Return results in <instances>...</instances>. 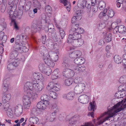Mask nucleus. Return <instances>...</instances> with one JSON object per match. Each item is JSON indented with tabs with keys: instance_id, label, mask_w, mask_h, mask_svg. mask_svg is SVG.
I'll list each match as a JSON object with an SVG mask.
<instances>
[{
	"instance_id": "obj_1",
	"label": "nucleus",
	"mask_w": 126,
	"mask_h": 126,
	"mask_svg": "<svg viewBox=\"0 0 126 126\" xmlns=\"http://www.w3.org/2000/svg\"><path fill=\"white\" fill-rule=\"evenodd\" d=\"M25 91H30L31 93H36L33 91L35 90L37 92L41 91L44 88V85L42 81H39L38 83L36 80L31 82H27L25 84Z\"/></svg>"
},
{
	"instance_id": "obj_2",
	"label": "nucleus",
	"mask_w": 126,
	"mask_h": 126,
	"mask_svg": "<svg viewBox=\"0 0 126 126\" xmlns=\"http://www.w3.org/2000/svg\"><path fill=\"white\" fill-rule=\"evenodd\" d=\"M19 0H9L8 4L10 5L7 10V13L11 21L15 20L18 15L17 12L15 10V7L18 3Z\"/></svg>"
},
{
	"instance_id": "obj_3",
	"label": "nucleus",
	"mask_w": 126,
	"mask_h": 126,
	"mask_svg": "<svg viewBox=\"0 0 126 126\" xmlns=\"http://www.w3.org/2000/svg\"><path fill=\"white\" fill-rule=\"evenodd\" d=\"M24 93L27 94L25 95L23 97V103H31L30 98L32 99H35L38 96V95L36 93H31L30 91H25V86L24 87Z\"/></svg>"
},
{
	"instance_id": "obj_4",
	"label": "nucleus",
	"mask_w": 126,
	"mask_h": 126,
	"mask_svg": "<svg viewBox=\"0 0 126 126\" xmlns=\"http://www.w3.org/2000/svg\"><path fill=\"white\" fill-rule=\"evenodd\" d=\"M51 109L54 111L52 113V115L47 114L45 117V120H46L47 121L52 122L54 120L55 114L58 111L57 104L56 103L53 104L52 106Z\"/></svg>"
},
{
	"instance_id": "obj_5",
	"label": "nucleus",
	"mask_w": 126,
	"mask_h": 126,
	"mask_svg": "<svg viewBox=\"0 0 126 126\" xmlns=\"http://www.w3.org/2000/svg\"><path fill=\"white\" fill-rule=\"evenodd\" d=\"M72 34H70L68 36L67 42L68 43H72L74 40H77L79 38H81V35L76 31H73Z\"/></svg>"
},
{
	"instance_id": "obj_6",
	"label": "nucleus",
	"mask_w": 126,
	"mask_h": 126,
	"mask_svg": "<svg viewBox=\"0 0 126 126\" xmlns=\"http://www.w3.org/2000/svg\"><path fill=\"white\" fill-rule=\"evenodd\" d=\"M85 88V85L84 83H79L75 86L74 89V92L77 94H79L84 91Z\"/></svg>"
},
{
	"instance_id": "obj_7",
	"label": "nucleus",
	"mask_w": 126,
	"mask_h": 126,
	"mask_svg": "<svg viewBox=\"0 0 126 126\" xmlns=\"http://www.w3.org/2000/svg\"><path fill=\"white\" fill-rule=\"evenodd\" d=\"M27 46H26L25 45H16L14 46V49L17 50L20 53L23 52H26L29 50V47L28 44H27Z\"/></svg>"
},
{
	"instance_id": "obj_8",
	"label": "nucleus",
	"mask_w": 126,
	"mask_h": 126,
	"mask_svg": "<svg viewBox=\"0 0 126 126\" xmlns=\"http://www.w3.org/2000/svg\"><path fill=\"white\" fill-rule=\"evenodd\" d=\"M82 18L81 12V10L77 11L75 13V16L73 17L72 19V23H74L76 21H78Z\"/></svg>"
},
{
	"instance_id": "obj_9",
	"label": "nucleus",
	"mask_w": 126,
	"mask_h": 126,
	"mask_svg": "<svg viewBox=\"0 0 126 126\" xmlns=\"http://www.w3.org/2000/svg\"><path fill=\"white\" fill-rule=\"evenodd\" d=\"M14 46L13 47V50L10 53V58L11 59H12V61H15L16 62L18 61V63H19V59L18 58H16L17 57L18 55V50L16 49H14Z\"/></svg>"
},
{
	"instance_id": "obj_10",
	"label": "nucleus",
	"mask_w": 126,
	"mask_h": 126,
	"mask_svg": "<svg viewBox=\"0 0 126 126\" xmlns=\"http://www.w3.org/2000/svg\"><path fill=\"white\" fill-rule=\"evenodd\" d=\"M49 104L47 102L41 101L37 104V107L38 109L44 110L49 107Z\"/></svg>"
},
{
	"instance_id": "obj_11",
	"label": "nucleus",
	"mask_w": 126,
	"mask_h": 126,
	"mask_svg": "<svg viewBox=\"0 0 126 126\" xmlns=\"http://www.w3.org/2000/svg\"><path fill=\"white\" fill-rule=\"evenodd\" d=\"M70 43H71L74 47H80L83 44L84 41L81 38H80L77 40H74V41Z\"/></svg>"
},
{
	"instance_id": "obj_12",
	"label": "nucleus",
	"mask_w": 126,
	"mask_h": 126,
	"mask_svg": "<svg viewBox=\"0 0 126 126\" xmlns=\"http://www.w3.org/2000/svg\"><path fill=\"white\" fill-rule=\"evenodd\" d=\"M79 101L81 103L83 104L87 103L89 101L88 96L86 94H83L80 95L78 98Z\"/></svg>"
},
{
	"instance_id": "obj_13",
	"label": "nucleus",
	"mask_w": 126,
	"mask_h": 126,
	"mask_svg": "<svg viewBox=\"0 0 126 126\" xmlns=\"http://www.w3.org/2000/svg\"><path fill=\"white\" fill-rule=\"evenodd\" d=\"M59 55V52L57 51L55 52L51 51L50 52L49 56V57L54 62H56L58 60Z\"/></svg>"
},
{
	"instance_id": "obj_14",
	"label": "nucleus",
	"mask_w": 126,
	"mask_h": 126,
	"mask_svg": "<svg viewBox=\"0 0 126 126\" xmlns=\"http://www.w3.org/2000/svg\"><path fill=\"white\" fill-rule=\"evenodd\" d=\"M59 85L55 83L52 82H50L49 83L47 88L48 90L53 89L55 91H58L59 90Z\"/></svg>"
},
{
	"instance_id": "obj_15",
	"label": "nucleus",
	"mask_w": 126,
	"mask_h": 126,
	"mask_svg": "<svg viewBox=\"0 0 126 126\" xmlns=\"http://www.w3.org/2000/svg\"><path fill=\"white\" fill-rule=\"evenodd\" d=\"M49 56L43 57V59L46 65H47L48 66L50 67H53L55 65V63L52 61L48 58Z\"/></svg>"
},
{
	"instance_id": "obj_16",
	"label": "nucleus",
	"mask_w": 126,
	"mask_h": 126,
	"mask_svg": "<svg viewBox=\"0 0 126 126\" xmlns=\"http://www.w3.org/2000/svg\"><path fill=\"white\" fill-rule=\"evenodd\" d=\"M39 52L40 54L43 57L49 56L48 51L47 49L44 46L41 47L39 49Z\"/></svg>"
},
{
	"instance_id": "obj_17",
	"label": "nucleus",
	"mask_w": 126,
	"mask_h": 126,
	"mask_svg": "<svg viewBox=\"0 0 126 126\" xmlns=\"http://www.w3.org/2000/svg\"><path fill=\"white\" fill-rule=\"evenodd\" d=\"M4 109L7 111L8 116H10L13 115V111L12 110L9 108L10 104L9 103L7 104L4 103Z\"/></svg>"
},
{
	"instance_id": "obj_18",
	"label": "nucleus",
	"mask_w": 126,
	"mask_h": 126,
	"mask_svg": "<svg viewBox=\"0 0 126 126\" xmlns=\"http://www.w3.org/2000/svg\"><path fill=\"white\" fill-rule=\"evenodd\" d=\"M85 69V66H82L81 65H79L74 66L73 70L75 72L79 73L84 71Z\"/></svg>"
},
{
	"instance_id": "obj_19",
	"label": "nucleus",
	"mask_w": 126,
	"mask_h": 126,
	"mask_svg": "<svg viewBox=\"0 0 126 126\" xmlns=\"http://www.w3.org/2000/svg\"><path fill=\"white\" fill-rule=\"evenodd\" d=\"M82 53L80 51L76 50L70 53L69 54V57L71 58H75L77 57L81 56Z\"/></svg>"
},
{
	"instance_id": "obj_20",
	"label": "nucleus",
	"mask_w": 126,
	"mask_h": 126,
	"mask_svg": "<svg viewBox=\"0 0 126 126\" xmlns=\"http://www.w3.org/2000/svg\"><path fill=\"white\" fill-rule=\"evenodd\" d=\"M23 111V108L22 105L18 104L16 106L15 109V114H17V115H20L22 112Z\"/></svg>"
},
{
	"instance_id": "obj_21",
	"label": "nucleus",
	"mask_w": 126,
	"mask_h": 126,
	"mask_svg": "<svg viewBox=\"0 0 126 126\" xmlns=\"http://www.w3.org/2000/svg\"><path fill=\"white\" fill-rule=\"evenodd\" d=\"M33 78L35 80H40V81H43L44 80V78L41 74L37 73H34L32 74Z\"/></svg>"
},
{
	"instance_id": "obj_22",
	"label": "nucleus",
	"mask_w": 126,
	"mask_h": 126,
	"mask_svg": "<svg viewBox=\"0 0 126 126\" xmlns=\"http://www.w3.org/2000/svg\"><path fill=\"white\" fill-rule=\"evenodd\" d=\"M79 24H76L74 26V27L72 29V30L73 31H76L78 33L81 34L84 32V30L82 28H79Z\"/></svg>"
},
{
	"instance_id": "obj_23",
	"label": "nucleus",
	"mask_w": 126,
	"mask_h": 126,
	"mask_svg": "<svg viewBox=\"0 0 126 126\" xmlns=\"http://www.w3.org/2000/svg\"><path fill=\"white\" fill-rule=\"evenodd\" d=\"M19 63L18 61L16 62L12 61L11 63H10L8 65L7 69L10 70H12L13 69L14 66H17Z\"/></svg>"
},
{
	"instance_id": "obj_24",
	"label": "nucleus",
	"mask_w": 126,
	"mask_h": 126,
	"mask_svg": "<svg viewBox=\"0 0 126 126\" xmlns=\"http://www.w3.org/2000/svg\"><path fill=\"white\" fill-rule=\"evenodd\" d=\"M115 96L117 98H121L123 99V97L126 96V91H119L115 93Z\"/></svg>"
},
{
	"instance_id": "obj_25",
	"label": "nucleus",
	"mask_w": 126,
	"mask_h": 126,
	"mask_svg": "<svg viewBox=\"0 0 126 126\" xmlns=\"http://www.w3.org/2000/svg\"><path fill=\"white\" fill-rule=\"evenodd\" d=\"M74 96V94L73 92H71L67 94H63V97L64 99L66 98L67 100H72L73 99Z\"/></svg>"
},
{
	"instance_id": "obj_26",
	"label": "nucleus",
	"mask_w": 126,
	"mask_h": 126,
	"mask_svg": "<svg viewBox=\"0 0 126 126\" xmlns=\"http://www.w3.org/2000/svg\"><path fill=\"white\" fill-rule=\"evenodd\" d=\"M29 121L32 126L36 124L39 121L38 118L35 116L32 117L29 119Z\"/></svg>"
},
{
	"instance_id": "obj_27",
	"label": "nucleus",
	"mask_w": 126,
	"mask_h": 126,
	"mask_svg": "<svg viewBox=\"0 0 126 126\" xmlns=\"http://www.w3.org/2000/svg\"><path fill=\"white\" fill-rule=\"evenodd\" d=\"M87 8L91 6L97 5V1L96 0H87Z\"/></svg>"
},
{
	"instance_id": "obj_28",
	"label": "nucleus",
	"mask_w": 126,
	"mask_h": 126,
	"mask_svg": "<svg viewBox=\"0 0 126 126\" xmlns=\"http://www.w3.org/2000/svg\"><path fill=\"white\" fill-rule=\"evenodd\" d=\"M59 69H56L52 72L51 78L52 80L56 79L59 77Z\"/></svg>"
},
{
	"instance_id": "obj_29",
	"label": "nucleus",
	"mask_w": 126,
	"mask_h": 126,
	"mask_svg": "<svg viewBox=\"0 0 126 126\" xmlns=\"http://www.w3.org/2000/svg\"><path fill=\"white\" fill-rule=\"evenodd\" d=\"M75 63L77 64L81 65L84 63L85 62L84 59L82 57H80L76 58L74 60Z\"/></svg>"
},
{
	"instance_id": "obj_30",
	"label": "nucleus",
	"mask_w": 126,
	"mask_h": 126,
	"mask_svg": "<svg viewBox=\"0 0 126 126\" xmlns=\"http://www.w3.org/2000/svg\"><path fill=\"white\" fill-rule=\"evenodd\" d=\"M11 97L10 94H5L2 98V101L3 103H5L9 101Z\"/></svg>"
},
{
	"instance_id": "obj_31",
	"label": "nucleus",
	"mask_w": 126,
	"mask_h": 126,
	"mask_svg": "<svg viewBox=\"0 0 126 126\" xmlns=\"http://www.w3.org/2000/svg\"><path fill=\"white\" fill-rule=\"evenodd\" d=\"M87 0H84L81 1L79 2L77 5L78 7L80 8L83 9L84 6L86 5L87 7Z\"/></svg>"
},
{
	"instance_id": "obj_32",
	"label": "nucleus",
	"mask_w": 126,
	"mask_h": 126,
	"mask_svg": "<svg viewBox=\"0 0 126 126\" xmlns=\"http://www.w3.org/2000/svg\"><path fill=\"white\" fill-rule=\"evenodd\" d=\"M107 16H108V19L109 18H111L113 17L114 15V12L113 10L111 9H107V11L106 13Z\"/></svg>"
},
{
	"instance_id": "obj_33",
	"label": "nucleus",
	"mask_w": 126,
	"mask_h": 126,
	"mask_svg": "<svg viewBox=\"0 0 126 126\" xmlns=\"http://www.w3.org/2000/svg\"><path fill=\"white\" fill-rule=\"evenodd\" d=\"M49 97L46 94H43L41 97V101H43L44 102H47L48 104H50V103L49 101Z\"/></svg>"
},
{
	"instance_id": "obj_34",
	"label": "nucleus",
	"mask_w": 126,
	"mask_h": 126,
	"mask_svg": "<svg viewBox=\"0 0 126 126\" xmlns=\"http://www.w3.org/2000/svg\"><path fill=\"white\" fill-rule=\"evenodd\" d=\"M95 106V103L94 101H93V102H90V105L88 107V110H93V111H94V109Z\"/></svg>"
},
{
	"instance_id": "obj_35",
	"label": "nucleus",
	"mask_w": 126,
	"mask_h": 126,
	"mask_svg": "<svg viewBox=\"0 0 126 126\" xmlns=\"http://www.w3.org/2000/svg\"><path fill=\"white\" fill-rule=\"evenodd\" d=\"M48 47H50L51 49H54L55 50L57 49L58 48V46L57 44H54L52 42H51V44H49Z\"/></svg>"
},
{
	"instance_id": "obj_36",
	"label": "nucleus",
	"mask_w": 126,
	"mask_h": 126,
	"mask_svg": "<svg viewBox=\"0 0 126 126\" xmlns=\"http://www.w3.org/2000/svg\"><path fill=\"white\" fill-rule=\"evenodd\" d=\"M6 81L4 80L3 83V86L2 90L4 93L6 92L7 91L8 89V83H6Z\"/></svg>"
},
{
	"instance_id": "obj_37",
	"label": "nucleus",
	"mask_w": 126,
	"mask_h": 126,
	"mask_svg": "<svg viewBox=\"0 0 126 126\" xmlns=\"http://www.w3.org/2000/svg\"><path fill=\"white\" fill-rule=\"evenodd\" d=\"M47 67V66L46 65V64L42 63L40 64L39 66V70L42 73L45 72L44 71L46 69V68Z\"/></svg>"
},
{
	"instance_id": "obj_38",
	"label": "nucleus",
	"mask_w": 126,
	"mask_h": 126,
	"mask_svg": "<svg viewBox=\"0 0 126 126\" xmlns=\"http://www.w3.org/2000/svg\"><path fill=\"white\" fill-rule=\"evenodd\" d=\"M111 34L109 33L107 34L104 38V40L107 42H109L111 40Z\"/></svg>"
},
{
	"instance_id": "obj_39",
	"label": "nucleus",
	"mask_w": 126,
	"mask_h": 126,
	"mask_svg": "<svg viewBox=\"0 0 126 126\" xmlns=\"http://www.w3.org/2000/svg\"><path fill=\"white\" fill-rule=\"evenodd\" d=\"M119 32L120 33H124L126 31L125 26L123 25H121L118 26Z\"/></svg>"
},
{
	"instance_id": "obj_40",
	"label": "nucleus",
	"mask_w": 126,
	"mask_h": 126,
	"mask_svg": "<svg viewBox=\"0 0 126 126\" xmlns=\"http://www.w3.org/2000/svg\"><path fill=\"white\" fill-rule=\"evenodd\" d=\"M107 11V9H106L104 10L103 11L101 12L99 14V17L100 18L105 17L106 15V13Z\"/></svg>"
},
{
	"instance_id": "obj_41",
	"label": "nucleus",
	"mask_w": 126,
	"mask_h": 126,
	"mask_svg": "<svg viewBox=\"0 0 126 126\" xmlns=\"http://www.w3.org/2000/svg\"><path fill=\"white\" fill-rule=\"evenodd\" d=\"M73 79L71 78L66 79L65 81V84L67 86H69L71 85L73 82Z\"/></svg>"
},
{
	"instance_id": "obj_42",
	"label": "nucleus",
	"mask_w": 126,
	"mask_h": 126,
	"mask_svg": "<svg viewBox=\"0 0 126 126\" xmlns=\"http://www.w3.org/2000/svg\"><path fill=\"white\" fill-rule=\"evenodd\" d=\"M114 62L116 63H120L121 62V58L119 56L116 55L114 58Z\"/></svg>"
},
{
	"instance_id": "obj_43",
	"label": "nucleus",
	"mask_w": 126,
	"mask_h": 126,
	"mask_svg": "<svg viewBox=\"0 0 126 126\" xmlns=\"http://www.w3.org/2000/svg\"><path fill=\"white\" fill-rule=\"evenodd\" d=\"M106 4L105 2L102 1L99 2L98 6L100 10L103 9L105 7Z\"/></svg>"
},
{
	"instance_id": "obj_44",
	"label": "nucleus",
	"mask_w": 126,
	"mask_h": 126,
	"mask_svg": "<svg viewBox=\"0 0 126 126\" xmlns=\"http://www.w3.org/2000/svg\"><path fill=\"white\" fill-rule=\"evenodd\" d=\"M44 71L45 72H43V73L46 74L47 76L50 75L51 73V70L49 67H47V68H46Z\"/></svg>"
},
{
	"instance_id": "obj_45",
	"label": "nucleus",
	"mask_w": 126,
	"mask_h": 126,
	"mask_svg": "<svg viewBox=\"0 0 126 126\" xmlns=\"http://www.w3.org/2000/svg\"><path fill=\"white\" fill-rule=\"evenodd\" d=\"M82 81V79L81 77L78 76L76 77L74 80V82L76 84L80 83Z\"/></svg>"
},
{
	"instance_id": "obj_46",
	"label": "nucleus",
	"mask_w": 126,
	"mask_h": 126,
	"mask_svg": "<svg viewBox=\"0 0 126 126\" xmlns=\"http://www.w3.org/2000/svg\"><path fill=\"white\" fill-rule=\"evenodd\" d=\"M69 71L70 69H64L62 73L63 76L65 77L68 78Z\"/></svg>"
},
{
	"instance_id": "obj_47",
	"label": "nucleus",
	"mask_w": 126,
	"mask_h": 126,
	"mask_svg": "<svg viewBox=\"0 0 126 126\" xmlns=\"http://www.w3.org/2000/svg\"><path fill=\"white\" fill-rule=\"evenodd\" d=\"M52 11V9L49 5L46 6L45 7V12L47 14H51Z\"/></svg>"
},
{
	"instance_id": "obj_48",
	"label": "nucleus",
	"mask_w": 126,
	"mask_h": 126,
	"mask_svg": "<svg viewBox=\"0 0 126 126\" xmlns=\"http://www.w3.org/2000/svg\"><path fill=\"white\" fill-rule=\"evenodd\" d=\"M50 96L54 99H55L57 97V94L55 92L53 91H51L50 92Z\"/></svg>"
},
{
	"instance_id": "obj_49",
	"label": "nucleus",
	"mask_w": 126,
	"mask_h": 126,
	"mask_svg": "<svg viewBox=\"0 0 126 126\" xmlns=\"http://www.w3.org/2000/svg\"><path fill=\"white\" fill-rule=\"evenodd\" d=\"M59 35L61 37V38L63 39L64 37L65 34L64 31L62 29L59 30Z\"/></svg>"
},
{
	"instance_id": "obj_50",
	"label": "nucleus",
	"mask_w": 126,
	"mask_h": 126,
	"mask_svg": "<svg viewBox=\"0 0 126 126\" xmlns=\"http://www.w3.org/2000/svg\"><path fill=\"white\" fill-rule=\"evenodd\" d=\"M119 81L121 83H125L126 82V76H124L120 77Z\"/></svg>"
},
{
	"instance_id": "obj_51",
	"label": "nucleus",
	"mask_w": 126,
	"mask_h": 126,
	"mask_svg": "<svg viewBox=\"0 0 126 126\" xmlns=\"http://www.w3.org/2000/svg\"><path fill=\"white\" fill-rule=\"evenodd\" d=\"M88 8H90L91 9L92 12L93 13H95L96 12L98 9V7L97 5H96L94 6H91Z\"/></svg>"
},
{
	"instance_id": "obj_52",
	"label": "nucleus",
	"mask_w": 126,
	"mask_h": 126,
	"mask_svg": "<svg viewBox=\"0 0 126 126\" xmlns=\"http://www.w3.org/2000/svg\"><path fill=\"white\" fill-rule=\"evenodd\" d=\"M21 39V36L20 35H18L15 38L16 45H19L20 40Z\"/></svg>"
},
{
	"instance_id": "obj_53",
	"label": "nucleus",
	"mask_w": 126,
	"mask_h": 126,
	"mask_svg": "<svg viewBox=\"0 0 126 126\" xmlns=\"http://www.w3.org/2000/svg\"><path fill=\"white\" fill-rule=\"evenodd\" d=\"M62 66L64 69H69L68 68L70 65L69 64L65 62L62 63Z\"/></svg>"
},
{
	"instance_id": "obj_54",
	"label": "nucleus",
	"mask_w": 126,
	"mask_h": 126,
	"mask_svg": "<svg viewBox=\"0 0 126 126\" xmlns=\"http://www.w3.org/2000/svg\"><path fill=\"white\" fill-rule=\"evenodd\" d=\"M31 103H23V106L24 109L28 110L29 109Z\"/></svg>"
},
{
	"instance_id": "obj_55",
	"label": "nucleus",
	"mask_w": 126,
	"mask_h": 126,
	"mask_svg": "<svg viewBox=\"0 0 126 126\" xmlns=\"http://www.w3.org/2000/svg\"><path fill=\"white\" fill-rule=\"evenodd\" d=\"M125 85L124 84H122L120 85L118 87V90L119 91H126L125 90L126 88H125Z\"/></svg>"
},
{
	"instance_id": "obj_56",
	"label": "nucleus",
	"mask_w": 126,
	"mask_h": 126,
	"mask_svg": "<svg viewBox=\"0 0 126 126\" xmlns=\"http://www.w3.org/2000/svg\"><path fill=\"white\" fill-rule=\"evenodd\" d=\"M33 28L34 29H37L38 28H39L41 29H42L43 28V26L42 25H41L40 24H39L38 26L36 24H33Z\"/></svg>"
},
{
	"instance_id": "obj_57",
	"label": "nucleus",
	"mask_w": 126,
	"mask_h": 126,
	"mask_svg": "<svg viewBox=\"0 0 126 126\" xmlns=\"http://www.w3.org/2000/svg\"><path fill=\"white\" fill-rule=\"evenodd\" d=\"M124 0H117L116 2H117L116 4L117 7L119 8L121 6V4H122L124 2Z\"/></svg>"
},
{
	"instance_id": "obj_58",
	"label": "nucleus",
	"mask_w": 126,
	"mask_h": 126,
	"mask_svg": "<svg viewBox=\"0 0 126 126\" xmlns=\"http://www.w3.org/2000/svg\"><path fill=\"white\" fill-rule=\"evenodd\" d=\"M68 77H72L75 75V73L74 71L70 69V71L68 74Z\"/></svg>"
},
{
	"instance_id": "obj_59",
	"label": "nucleus",
	"mask_w": 126,
	"mask_h": 126,
	"mask_svg": "<svg viewBox=\"0 0 126 126\" xmlns=\"http://www.w3.org/2000/svg\"><path fill=\"white\" fill-rule=\"evenodd\" d=\"M11 22H14V27L15 29L17 30H18L19 29V28L18 26L17 25L15 21V20H14V21H11Z\"/></svg>"
},
{
	"instance_id": "obj_60",
	"label": "nucleus",
	"mask_w": 126,
	"mask_h": 126,
	"mask_svg": "<svg viewBox=\"0 0 126 126\" xmlns=\"http://www.w3.org/2000/svg\"><path fill=\"white\" fill-rule=\"evenodd\" d=\"M117 24H118L116 22H113L111 25V28L113 29L116 27H118V26H117Z\"/></svg>"
},
{
	"instance_id": "obj_61",
	"label": "nucleus",
	"mask_w": 126,
	"mask_h": 126,
	"mask_svg": "<svg viewBox=\"0 0 126 126\" xmlns=\"http://www.w3.org/2000/svg\"><path fill=\"white\" fill-rule=\"evenodd\" d=\"M66 6V8L67 11L68 12H69L70 10V8H71V6L70 3V2H68L66 4V6Z\"/></svg>"
},
{
	"instance_id": "obj_62",
	"label": "nucleus",
	"mask_w": 126,
	"mask_h": 126,
	"mask_svg": "<svg viewBox=\"0 0 126 126\" xmlns=\"http://www.w3.org/2000/svg\"><path fill=\"white\" fill-rule=\"evenodd\" d=\"M6 6L4 4L2 5L1 8V11L2 12H4L5 10Z\"/></svg>"
},
{
	"instance_id": "obj_63",
	"label": "nucleus",
	"mask_w": 126,
	"mask_h": 126,
	"mask_svg": "<svg viewBox=\"0 0 126 126\" xmlns=\"http://www.w3.org/2000/svg\"><path fill=\"white\" fill-rule=\"evenodd\" d=\"M42 43L43 44H45L46 40V36H42Z\"/></svg>"
},
{
	"instance_id": "obj_64",
	"label": "nucleus",
	"mask_w": 126,
	"mask_h": 126,
	"mask_svg": "<svg viewBox=\"0 0 126 126\" xmlns=\"http://www.w3.org/2000/svg\"><path fill=\"white\" fill-rule=\"evenodd\" d=\"M34 14L32 11L29 12V15L32 18H33L34 16Z\"/></svg>"
}]
</instances>
